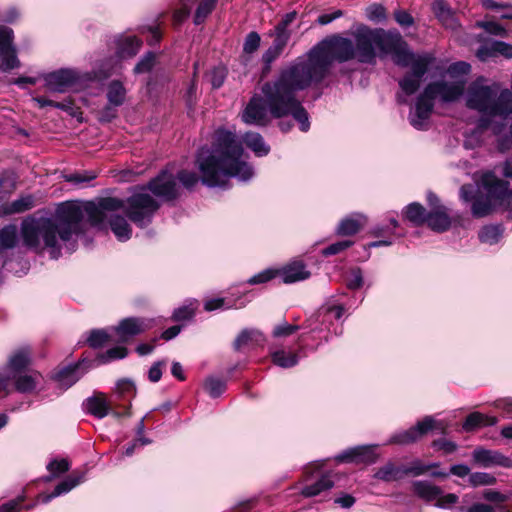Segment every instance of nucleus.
Wrapping results in <instances>:
<instances>
[{
    "mask_svg": "<svg viewBox=\"0 0 512 512\" xmlns=\"http://www.w3.org/2000/svg\"><path fill=\"white\" fill-rule=\"evenodd\" d=\"M243 155V147L232 132L217 130L211 151L202 148L197 156L201 182L208 187L226 188L230 178L240 182L251 180L254 170Z\"/></svg>",
    "mask_w": 512,
    "mask_h": 512,
    "instance_id": "3",
    "label": "nucleus"
},
{
    "mask_svg": "<svg viewBox=\"0 0 512 512\" xmlns=\"http://www.w3.org/2000/svg\"><path fill=\"white\" fill-rule=\"evenodd\" d=\"M376 48L381 53L393 55L397 65L399 60L406 61L416 55L408 49L407 43L397 31L376 29Z\"/></svg>",
    "mask_w": 512,
    "mask_h": 512,
    "instance_id": "8",
    "label": "nucleus"
},
{
    "mask_svg": "<svg viewBox=\"0 0 512 512\" xmlns=\"http://www.w3.org/2000/svg\"><path fill=\"white\" fill-rule=\"evenodd\" d=\"M503 230L499 225H487L479 231V240L484 244L493 245L499 242Z\"/></svg>",
    "mask_w": 512,
    "mask_h": 512,
    "instance_id": "37",
    "label": "nucleus"
},
{
    "mask_svg": "<svg viewBox=\"0 0 512 512\" xmlns=\"http://www.w3.org/2000/svg\"><path fill=\"white\" fill-rule=\"evenodd\" d=\"M470 69H471L470 64H468L464 61H459V62L453 63L449 66L448 73L452 77L464 76L470 72Z\"/></svg>",
    "mask_w": 512,
    "mask_h": 512,
    "instance_id": "59",
    "label": "nucleus"
},
{
    "mask_svg": "<svg viewBox=\"0 0 512 512\" xmlns=\"http://www.w3.org/2000/svg\"><path fill=\"white\" fill-rule=\"evenodd\" d=\"M497 423V418L494 416H487L479 412L469 414L463 423L465 431H472L479 427L493 426Z\"/></svg>",
    "mask_w": 512,
    "mask_h": 512,
    "instance_id": "33",
    "label": "nucleus"
},
{
    "mask_svg": "<svg viewBox=\"0 0 512 512\" xmlns=\"http://www.w3.org/2000/svg\"><path fill=\"white\" fill-rule=\"evenodd\" d=\"M352 244L349 240L338 241L323 249L322 254L324 256L335 255L349 248Z\"/></svg>",
    "mask_w": 512,
    "mask_h": 512,
    "instance_id": "58",
    "label": "nucleus"
},
{
    "mask_svg": "<svg viewBox=\"0 0 512 512\" xmlns=\"http://www.w3.org/2000/svg\"><path fill=\"white\" fill-rule=\"evenodd\" d=\"M272 360L274 364L282 368H291L298 363V355L296 353L280 350L272 354Z\"/></svg>",
    "mask_w": 512,
    "mask_h": 512,
    "instance_id": "41",
    "label": "nucleus"
},
{
    "mask_svg": "<svg viewBox=\"0 0 512 512\" xmlns=\"http://www.w3.org/2000/svg\"><path fill=\"white\" fill-rule=\"evenodd\" d=\"M502 55L506 58H512V45L502 41H493L490 44L482 45L477 50V57L481 61H486L491 57Z\"/></svg>",
    "mask_w": 512,
    "mask_h": 512,
    "instance_id": "17",
    "label": "nucleus"
},
{
    "mask_svg": "<svg viewBox=\"0 0 512 512\" xmlns=\"http://www.w3.org/2000/svg\"><path fill=\"white\" fill-rule=\"evenodd\" d=\"M13 30L7 26H0V56L12 48Z\"/></svg>",
    "mask_w": 512,
    "mask_h": 512,
    "instance_id": "46",
    "label": "nucleus"
},
{
    "mask_svg": "<svg viewBox=\"0 0 512 512\" xmlns=\"http://www.w3.org/2000/svg\"><path fill=\"white\" fill-rule=\"evenodd\" d=\"M438 466V463L425 464L421 460H414L409 466H404V474L405 476H421L426 474L430 469Z\"/></svg>",
    "mask_w": 512,
    "mask_h": 512,
    "instance_id": "43",
    "label": "nucleus"
},
{
    "mask_svg": "<svg viewBox=\"0 0 512 512\" xmlns=\"http://www.w3.org/2000/svg\"><path fill=\"white\" fill-rule=\"evenodd\" d=\"M109 223L112 232L119 241L125 242L131 238L132 228L124 217L113 215L110 217Z\"/></svg>",
    "mask_w": 512,
    "mask_h": 512,
    "instance_id": "29",
    "label": "nucleus"
},
{
    "mask_svg": "<svg viewBox=\"0 0 512 512\" xmlns=\"http://www.w3.org/2000/svg\"><path fill=\"white\" fill-rule=\"evenodd\" d=\"M126 89L120 81L113 80L107 87V99L110 105L114 107L121 106L124 103Z\"/></svg>",
    "mask_w": 512,
    "mask_h": 512,
    "instance_id": "35",
    "label": "nucleus"
},
{
    "mask_svg": "<svg viewBox=\"0 0 512 512\" xmlns=\"http://www.w3.org/2000/svg\"><path fill=\"white\" fill-rule=\"evenodd\" d=\"M277 274H278L277 270L266 269L256 275L252 276L248 280V283L251 285L266 283V282L270 281L271 279H273Z\"/></svg>",
    "mask_w": 512,
    "mask_h": 512,
    "instance_id": "55",
    "label": "nucleus"
},
{
    "mask_svg": "<svg viewBox=\"0 0 512 512\" xmlns=\"http://www.w3.org/2000/svg\"><path fill=\"white\" fill-rule=\"evenodd\" d=\"M405 476L404 474V465L396 466L395 464L389 462L385 464L383 467L379 468L375 473V477L377 479L390 482L402 479Z\"/></svg>",
    "mask_w": 512,
    "mask_h": 512,
    "instance_id": "34",
    "label": "nucleus"
},
{
    "mask_svg": "<svg viewBox=\"0 0 512 512\" xmlns=\"http://www.w3.org/2000/svg\"><path fill=\"white\" fill-rule=\"evenodd\" d=\"M79 75L72 69H60L44 76L45 86L49 91L63 93L72 88Z\"/></svg>",
    "mask_w": 512,
    "mask_h": 512,
    "instance_id": "11",
    "label": "nucleus"
},
{
    "mask_svg": "<svg viewBox=\"0 0 512 512\" xmlns=\"http://www.w3.org/2000/svg\"><path fill=\"white\" fill-rule=\"evenodd\" d=\"M30 359V349L28 347L19 348L10 355L8 367L15 373H21V371L29 365Z\"/></svg>",
    "mask_w": 512,
    "mask_h": 512,
    "instance_id": "28",
    "label": "nucleus"
},
{
    "mask_svg": "<svg viewBox=\"0 0 512 512\" xmlns=\"http://www.w3.org/2000/svg\"><path fill=\"white\" fill-rule=\"evenodd\" d=\"M148 189L157 197L173 200L178 196L179 188L176 177L167 170L162 171L148 184Z\"/></svg>",
    "mask_w": 512,
    "mask_h": 512,
    "instance_id": "10",
    "label": "nucleus"
},
{
    "mask_svg": "<svg viewBox=\"0 0 512 512\" xmlns=\"http://www.w3.org/2000/svg\"><path fill=\"white\" fill-rule=\"evenodd\" d=\"M18 242V229L15 225H7L0 230V252L14 248Z\"/></svg>",
    "mask_w": 512,
    "mask_h": 512,
    "instance_id": "36",
    "label": "nucleus"
},
{
    "mask_svg": "<svg viewBox=\"0 0 512 512\" xmlns=\"http://www.w3.org/2000/svg\"><path fill=\"white\" fill-rule=\"evenodd\" d=\"M195 310L196 306L191 302L189 305L175 309L172 317L175 321L189 320L195 315Z\"/></svg>",
    "mask_w": 512,
    "mask_h": 512,
    "instance_id": "49",
    "label": "nucleus"
},
{
    "mask_svg": "<svg viewBox=\"0 0 512 512\" xmlns=\"http://www.w3.org/2000/svg\"><path fill=\"white\" fill-rule=\"evenodd\" d=\"M344 313V308L342 306H331L326 308H321L316 315L310 317L308 319V327H311L313 330L321 331L322 328L313 327L316 322H321V324H325L326 322H330L331 318L340 319Z\"/></svg>",
    "mask_w": 512,
    "mask_h": 512,
    "instance_id": "24",
    "label": "nucleus"
},
{
    "mask_svg": "<svg viewBox=\"0 0 512 512\" xmlns=\"http://www.w3.org/2000/svg\"><path fill=\"white\" fill-rule=\"evenodd\" d=\"M155 63V54L148 52L145 54L134 68L136 74L149 72Z\"/></svg>",
    "mask_w": 512,
    "mask_h": 512,
    "instance_id": "50",
    "label": "nucleus"
},
{
    "mask_svg": "<svg viewBox=\"0 0 512 512\" xmlns=\"http://www.w3.org/2000/svg\"><path fill=\"white\" fill-rule=\"evenodd\" d=\"M356 59L361 63H372L376 57V29L360 25L353 32Z\"/></svg>",
    "mask_w": 512,
    "mask_h": 512,
    "instance_id": "9",
    "label": "nucleus"
},
{
    "mask_svg": "<svg viewBox=\"0 0 512 512\" xmlns=\"http://www.w3.org/2000/svg\"><path fill=\"white\" fill-rule=\"evenodd\" d=\"M366 218L361 214H354L344 218L337 227V233L341 236L356 234L365 224Z\"/></svg>",
    "mask_w": 512,
    "mask_h": 512,
    "instance_id": "27",
    "label": "nucleus"
},
{
    "mask_svg": "<svg viewBox=\"0 0 512 512\" xmlns=\"http://www.w3.org/2000/svg\"><path fill=\"white\" fill-rule=\"evenodd\" d=\"M352 59H356V50L351 39L333 36L321 41L306 59L296 60L282 69L275 80L263 84L262 96H253L245 107L243 122L266 126L269 115L274 118L291 115L300 130L307 132L310 128L308 113L297 98V92L321 82L329 74L333 61L343 63Z\"/></svg>",
    "mask_w": 512,
    "mask_h": 512,
    "instance_id": "1",
    "label": "nucleus"
},
{
    "mask_svg": "<svg viewBox=\"0 0 512 512\" xmlns=\"http://www.w3.org/2000/svg\"><path fill=\"white\" fill-rule=\"evenodd\" d=\"M47 469L53 476L64 473L69 470V463L65 459L53 460L47 465Z\"/></svg>",
    "mask_w": 512,
    "mask_h": 512,
    "instance_id": "63",
    "label": "nucleus"
},
{
    "mask_svg": "<svg viewBox=\"0 0 512 512\" xmlns=\"http://www.w3.org/2000/svg\"><path fill=\"white\" fill-rule=\"evenodd\" d=\"M41 375L38 372L19 373L14 376L16 391L20 393H32L40 383Z\"/></svg>",
    "mask_w": 512,
    "mask_h": 512,
    "instance_id": "23",
    "label": "nucleus"
},
{
    "mask_svg": "<svg viewBox=\"0 0 512 512\" xmlns=\"http://www.w3.org/2000/svg\"><path fill=\"white\" fill-rule=\"evenodd\" d=\"M34 206V198L31 195L22 196L4 208L7 214L22 213Z\"/></svg>",
    "mask_w": 512,
    "mask_h": 512,
    "instance_id": "40",
    "label": "nucleus"
},
{
    "mask_svg": "<svg viewBox=\"0 0 512 512\" xmlns=\"http://www.w3.org/2000/svg\"><path fill=\"white\" fill-rule=\"evenodd\" d=\"M277 271L286 284L303 281L311 276L310 271L306 269L301 261H293Z\"/></svg>",
    "mask_w": 512,
    "mask_h": 512,
    "instance_id": "16",
    "label": "nucleus"
},
{
    "mask_svg": "<svg viewBox=\"0 0 512 512\" xmlns=\"http://www.w3.org/2000/svg\"><path fill=\"white\" fill-rule=\"evenodd\" d=\"M243 141L258 157L266 156L270 152L269 145L265 143L263 137L259 133L248 132L244 135Z\"/></svg>",
    "mask_w": 512,
    "mask_h": 512,
    "instance_id": "31",
    "label": "nucleus"
},
{
    "mask_svg": "<svg viewBox=\"0 0 512 512\" xmlns=\"http://www.w3.org/2000/svg\"><path fill=\"white\" fill-rule=\"evenodd\" d=\"M334 486L332 474L326 473L322 475L315 483L305 486L301 494L305 497H314L324 491L330 490Z\"/></svg>",
    "mask_w": 512,
    "mask_h": 512,
    "instance_id": "30",
    "label": "nucleus"
},
{
    "mask_svg": "<svg viewBox=\"0 0 512 512\" xmlns=\"http://www.w3.org/2000/svg\"><path fill=\"white\" fill-rule=\"evenodd\" d=\"M433 11L446 28L451 30L458 28L459 23L444 0H435L433 3Z\"/></svg>",
    "mask_w": 512,
    "mask_h": 512,
    "instance_id": "26",
    "label": "nucleus"
},
{
    "mask_svg": "<svg viewBox=\"0 0 512 512\" xmlns=\"http://www.w3.org/2000/svg\"><path fill=\"white\" fill-rule=\"evenodd\" d=\"M465 85V79L440 80L429 83L417 97L416 103L409 113L410 124L417 130L426 129L434 108V100L440 98L442 102H454L462 96Z\"/></svg>",
    "mask_w": 512,
    "mask_h": 512,
    "instance_id": "4",
    "label": "nucleus"
},
{
    "mask_svg": "<svg viewBox=\"0 0 512 512\" xmlns=\"http://www.w3.org/2000/svg\"><path fill=\"white\" fill-rule=\"evenodd\" d=\"M4 70H12L14 68L19 67L20 62L15 54V48L12 45L11 50H9L6 54L2 55Z\"/></svg>",
    "mask_w": 512,
    "mask_h": 512,
    "instance_id": "61",
    "label": "nucleus"
},
{
    "mask_svg": "<svg viewBox=\"0 0 512 512\" xmlns=\"http://www.w3.org/2000/svg\"><path fill=\"white\" fill-rule=\"evenodd\" d=\"M346 286L350 290H358L364 285L362 271L359 268L351 269L345 278Z\"/></svg>",
    "mask_w": 512,
    "mask_h": 512,
    "instance_id": "44",
    "label": "nucleus"
},
{
    "mask_svg": "<svg viewBox=\"0 0 512 512\" xmlns=\"http://www.w3.org/2000/svg\"><path fill=\"white\" fill-rule=\"evenodd\" d=\"M227 72L224 67H215L209 74L210 82L213 88L221 87L225 81Z\"/></svg>",
    "mask_w": 512,
    "mask_h": 512,
    "instance_id": "53",
    "label": "nucleus"
},
{
    "mask_svg": "<svg viewBox=\"0 0 512 512\" xmlns=\"http://www.w3.org/2000/svg\"><path fill=\"white\" fill-rule=\"evenodd\" d=\"M477 26L493 35L504 36L506 33L502 26L493 21L477 22Z\"/></svg>",
    "mask_w": 512,
    "mask_h": 512,
    "instance_id": "62",
    "label": "nucleus"
},
{
    "mask_svg": "<svg viewBox=\"0 0 512 512\" xmlns=\"http://www.w3.org/2000/svg\"><path fill=\"white\" fill-rule=\"evenodd\" d=\"M159 203L144 189L126 200L114 197L102 198L97 204L88 202L80 205L65 202L58 205L52 218L26 219L21 224L24 244L33 249L49 250L53 259H58L64 247L68 253L76 249L77 238L83 232L86 216L93 225L102 223L109 212L123 209L128 218L139 227H146L159 209Z\"/></svg>",
    "mask_w": 512,
    "mask_h": 512,
    "instance_id": "2",
    "label": "nucleus"
},
{
    "mask_svg": "<svg viewBox=\"0 0 512 512\" xmlns=\"http://www.w3.org/2000/svg\"><path fill=\"white\" fill-rule=\"evenodd\" d=\"M300 327L298 325H292L288 323H283L280 325H277L273 330V336L274 337H286L294 332H296Z\"/></svg>",
    "mask_w": 512,
    "mask_h": 512,
    "instance_id": "64",
    "label": "nucleus"
},
{
    "mask_svg": "<svg viewBox=\"0 0 512 512\" xmlns=\"http://www.w3.org/2000/svg\"><path fill=\"white\" fill-rule=\"evenodd\" d=\"M265 342L264 335L256 329L243 330L234 341V348L240 350L243 347L261 346Z\"/></svg>",
    "mask_w": 512,
    "mask_h": 512,
    "instance_id": "22",
    "label": "nucleus"
},
{
    "mask_svg": "<svg viewBox=\"0 0 512 512\" xmlns=\"http://www.w3.org/2000/svg\"><path fill=\"white\" fill-rule=\"evenodd\" d=\"M203 386L205 391L212 398L219 397L226 390V382L214 376L207 377L204 381Z\"/></svg>",
    "mask_w": 512,
    "mask_h": 512,
    "instance_id": "39",
    "label": "nucleus"
},
{
    "mask_svg": "<svg viewBox=\"0 0 512 512\" xmlns=\"http://www.w3.org/2000/svg\"><path fill=\"white\" fill-rule=\"evenodd\" d=\"M177 179L187 189H191L199 181L198 176L194 172L186 171V170L179 171L178 174H177Z\"/></svg>",
    "mask_w": 512,
    "mask_h": 512,
    "instance_id": "52",
    "label": "nucleus"
},
{
    "mask_svg": "<svg viewBox=\"0 0 512 512\" xmlns=\"http://www.w3.org/2000/svg\"><path fill=\"white\" fill-rule=\"evenodd\" d=\"M479 185L487 193V198H476L472 204V214L481 218L489 215L493 209L492 200H503L509 193V182L499 179L494 172L487 171L481 176Z\"/></svg>",
    "mask_w": 512,
    "mask_h": 512,
    "instance_id": "7",
    "label": "nucleus"
},
{
    "mask_svg": "<svg viewBox=\"0 0 512 512\" xmlns=\"http://www.w3.org/2000/svg\"><path fill=\"white\" fill-rule=\"evenodd\" d=\"M109 339L110 334L106 330L98 329L91 331L88 337V343L91 347L98 348L108 342Z\"/></svg>",
    "mask_w": 512,
    "mask_h": 512,
    "instance_id": "48",
    "label": "nucleus"
},
{
    "mask_svg": "<svg viewBox=\"0 0 512 512\" xmlns=\"http://www.w3.org/2000/svg\"><path fill=\"white\" fill-rule=\"evenodd\" d=\"M437 502L435 503V506L442 509H448L452 505L456 504L459 500V497L454 493H448L446 495H443V492H441V496L436 498Z\"/></svg>",
    "mask_w": 512,
    "mask_h": 512,
    "instance_id": "60",
    "label": "nucleus"
},
{
    "mask_svg": "<svg viewBox=\"0 0 512 512\" xmlns=\"http://www.w3.org/2000/svg\"><path fill=\"white\" fill-rule=\"evenodd\" d=\"M428 226L436 232H444L451 226V219L446 207H437L427 214Z\"/></svg>",
    "mask_w": 512,
    "mask_h": 512,
    "instance_id": "20",
    "label": "nucleus"
},
{
    "mask_svg": "<svg viewBox=\"0 0 512 512\" xmlns=\"http://www.w3.org/2000/svg\"><path fill=\"white\" fill-rule=\"evenodd\" d=\"M65 180L67 182L76 184V185H82L85 183H88L96 178V174L92 171H84V172H76L67 174L64 176Z\"/></svg>",
    "mask_w": 512,
    "mask_h": 512,
    "instance_id": "47",
    "label": "nucleus"
},
{
    "mask_svg": "<svg viewBox=\"0 0 512 512\" xmlns=\"http://www.w3.org/2000/svg\"><path fill=\"white\" fill-rule=\"evenodd\" d=\"M141 40L135 36L121 37L117 41V54L119 58H131L135 56L141 47Z\"/></svg>",
    "mask_w": 512,
    "mask_h": 512,
    "instance_id": "25",
    "label": "nucleus"
},
{
    "mask_svg": "<svg viewBox=\"0 0 512 512\" xmlns=\"http://www.w3.org/2000/svg\"><path fill=\"white\" fill-rule=\"evenodd\" d=\"M433 427L434 419L430 416H426L423 420L417 422L414 427L393 434L389 439L388 444L406 445L413 443L433 429Z\"/></svg>",
    "mask_w": 512,
    "mask_h": 512,
    "instance_id": "13",
    "label": "nucleus"
},
{
    "mask_svg": "<svg viewBox=\"0 0 512 512\" xmlns=\"http://www.w3.org/2000/svg\"><path fill=\"white\" fill-rule=\"evenodd\" d=\"M496 483V478L486 472H474L469 476V484L473 487L493 485Z\"/></svg>",
    "mask_w": 512,
    "mask_h": 512,
    "instance_id": "45",
    "label": "nucleus"
},
{
    "mask_svg": "<svg viewBox=\"0 0 512 512\" xmlns=\"http://www.w3.org/2000/svg\"><path fill=\"white\" fill-rule=\"evenodd\" d=\"M260 45V36L256 32H250L245 39L244 45H243V51L246 54H251L255 52Z\"/></svg>",
    "mask_w": 512,
    "mask_h": 512,
    "instance_id": "54",
    "label": "nucleus"
},
{
    "mask_svg": "<svg viewBox=\"0 0 512 512\" xmlns=\"http://www.w3.org/2000/svg\"><path fill=\"white\" fill-rule=\"evenodd\" d=\"M406 218L414 223L415 225L423 224L427 219V213L425 208L419 203H411L406 207L405 210Z\"/></svg>",
    "mask_w": 512,
    "mask_h": 512,
    "instance_id": "38",
    "label": "nucleus"
},
{
    "mask_svg": "<svg viewBox=\"0 0 512 512\" xmlns=\"http://www.w3.org/2000/svg\"><path fill=\"white\" fill-rule=\"evenodd\" d=\"M151 327L152 320L128 317L121 320L119 324L113 328V331L117 335L118 341L124 343Z\"/></svg>",
    "mask_w": 512,
    "mask_h": 512,
    "instance_id": "12",
    "label": "nucleus"
},
{
    "mask_svg": "<svg viewBox=\"0 0 512 512\" xmlns=\"http://www.w3.org/2000/svg\"><path fill=\"white\" fill-rule=\"evenodd\" d=\"M412 491L420 499L432 502L441 496L442 489L429 481L418 480L412 482Z\"/></svg>",
    "mask_w": 512,
    "mask_h": 512,
    "instance_id": "21",
    "label": "nucleus"
},
{
    "mask_svg": "<svg viewBox=\"0 0 512 512\" xmlns=\"http://www.w3.org/2000/svg\"><path fill=\"white\" fill-rule=\"evenodd\" d=\"M289 39V33L285 31L281 26L276 27V37L272 43V47L282 53Z\"/></svg>",
    "mask_w": 512,
    "mask_h": 512,
    "instance_id": "56",
    "label": "nucleus"
},
{
    "mask_svg": "<svg viewBox=\"0 0 512 512\" xmlns=\"http://www.w3.org/2000/svg\"><path fill=\"white\" fill-rule=\"evenodd\" d=\"M466 106L483 115L505 119L512 114V92L500 89L498 84L484 85L478 79L468 87Z\"/></svg>",
    "mask_w": 512,
    "mask_h": 512,
    "instance_id": "5",
    "label": "nucleus"
},
{
    "mask_svg": "<svg viewBox=\"0 0 512 512\" xmlns=\"http://www.w3.org/2000/svg\"><path fill=\"white\" fill-rule=\"evenodd\" d=\"M473 460L482 467L503 466L506 458L497 451L476 448L472 453Z\"/></svg>",
    "mask_w": 512,
    "mask_h": 512,
    "instance_id": "18",
    "label": "nucleus"
},
{
    "mask_svg": "<svg viewBox=\"0 0 512 512\" xmlns=\"http://www.w3.org/2000/svg\"><path fill=\"white\" fill-rule=\"evenodd\" d=\"M366 16L371 21L380 22L386 19V11L382 5L373 4L366 8Z\"/></svg>",
    "mask_w": 512,
    "mask_h": 512,
    "instance_id": "51",
    "label": "nucleus"
},
{
    "mask_svg": "<svg viewBox=\"0 0 512 512\" xmlns=\"http://www.w3.org/2000/svg\"><path fill=\"white\" fill-rule=\"evenodd\" d=\"M86 410L97 418L109 415V405L103 394L90 397L86 400Z\"/></svg>",
    "mask_w": 512,
    "mask_h": 512,
    "instance_id": "32",
    "label": "nucleus"
},
{
    "mask_svg": "<svg viewBox=\"0 0 512 512\" xmlns=\"http://www.w3.org/2000/svg\"><path fill=\"white\" fill-rule=\"evenodd\" d=\"M377 447V445H363L353 447L338 454L335 459L338 462L347 463H374L378 458L376 453Z\"/></svg>",
    "mask_w": 512,
    "mask_h": 512,
    "instance_id": "14",
    "label": "nucleus"
},
{
    "mask_svg": "<svg viewBox=\"0 0 512 512\" xmlns=\"http://www.w3.org/2000/svg\"><path fill=\"white\" fill-rule=\"evenodd\" d=\"M434 57L429 53L416 54L406 61L399 60V66L410 67V71L399 81L401 93L397 95L399 103L406 104L407 96L414 94L420 87L423 76L427 73Z\"/></svg>",
    "mask_w": 512,
    "mask_h": 512,
    "instance_id": "6",
    "label": "nucleus"
},
{
    "mask_svg": "<svg viewBox=\"0 0 512 512\" xmlns=\"http://www.w3.org/2000/svg\"><path fill=\"white\" fill-rule=\"evenodd\" d=\"M87 361L82 360L75 365H69L59 370L54 379L58 385L63 389H68L75 384L88 370L90 366H87Z\"/></svg>",
    "mask_w": 512,
    "mask_h": 512,
    "instance_id": "15",
    "label": "nucleus"
},
{
    "mask_svg": "<svg viewBox=\"0 0 512 512\" xmlns=\"http://www.w3.org/2000/svg\"><path fill=\"white\" fill-rule=\"evenodd\" d=\"M128 355L127 348L116 346L108 349L97 357L98 364H106L114 360L123 359Z\"/></svg>",
    "mask_w": 512,
    "mask_h": 512,
    "instance_id": "42",
    "label": "nucleus"
},
{
    "mask_svg": "<svg viewBox=\"0 0 512 512\" xmlns=\"http://www.w3.org/2000/svg\"><path fill=\"white\" fill-rule=\"evenodd\" d=\"M85 481V473H73L69 475L65 480H63L61 483H59L53 492L48 495H44L42 497L43 503L50 502L53 498L58 497L62 494L68 493L71 491L74 487L79 485L80 483H83Z\"/></svg>",
    "mask_w": 512,
    "mask_h": 512,
    "instance_id": "19",
    "label": "nucleus"
},
{
    "mask_svg": "<svg viewBox=\"0 0 512 512\" xmlns=\"http://www.w3.org/2000/svg\"><path fill=\"white\" fill-rule=\"evenodd\" d=\"M15 189V181L9 175L0 177V201L5 199Z\"/></svg>",
    "mask_w": 512,
    "mask_h": 512,
    "instance_id": "57",
    "label": "nucleus"
}]
</instances>
